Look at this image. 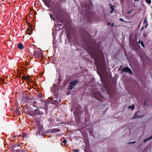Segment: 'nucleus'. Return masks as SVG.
<instances>
[{
    "instance_id": "nucleus-1",
    "label": "nucleus",
    "mask_w": 152,
    "mask_h": 152,
    "mask_svg": "<svg viewBox=\"0 0 152 152\" xmlns=\"http://www.w3.org/2000/svg\"><path fill=\"white\" fill-rule=\"evenodd\" d=\"M84 41L86 44L85 49L94 60L95 64L98 65L99 57L97 50L88 39L86 40L84 39Z\"/></svg>"
},
{
    "instance_id": "nucleus-2",
    "label": "nucleus",
    "mask_w": 152,
    "mask_h": 152,
    "mask_svg": "<svg viewBox=\"0 0 152 152\" xmlns=\"http://www.w3.org/2000/svg\"><path fill=\"white\" fill-rule=\"evenodd\" d=\"M34 55L35 57L37 59H41L40 60L41 61L43 58L42 52L40 50H36L34 53Z\"/></svg>"
},
{
    "instance_id": "nucleus-3",
    "label": "nucleus",
    "mask_w": 152,
    "mask_h": 152,
    "mask_svg": "<svg viewBox=\"0 0 152 152\" xmlns=\"http://www.w3.org/2000/svg\"><path fill=\"white\" fill-rule=\"evenodd\" d=\"M78 82L79 80L76 79L70 82L69 85V89L71 90H72L73 87L76 86L78 83Z\"/></svg>"
},
{
    "instance_id": "nucleus-4",
    "label": "nucleus",
    "mask_w": 152,
    "mask_h": 152,
    "mask_svg": "<svg viewBox=\"0 0 152 152\" xmlns=\"http://www.w3.org/2000/svg\"><path fill=\"white\" fill-rule=\"evenodd\" d=\"M43 114V113L40 111V110L35 109L32 113H31L30 115L32 116H34L36 115H41Z\"/></svg>"
},
{
    "instance_id": "nucleus-5",
    "label": "nucleus",
    "mask_w": 152,
    "mask_h": 152,
    "mask_svg": "<svg viewBox=\"0 0 152 152\" xmlns=\"http://www.w3.org/2000/svg\"><path fill=\"white\" fill-rule=\"evenodd\" d=\"M122 72H128L129 74H133V73L131 70L128 67H125L123 68L122 69Z\"/></svg>"
},
{
    "instance_id": "nucleus-6",
    "label": "nucleus",
    "mask_w": 152,
    "mask_h": 152,
    "mask_svg": "<svg viewBox=\"0 0 152 152\" xmlns=\"http://www.w3.org/2000/svg\"><path fill=\"white\" fill-rule=\"evenodd\" d=\"M80 34L82 35V36L83 37L87 38L88 39L89 38L90 35L87 32H84V33L83 34H81V32H80Z\"/></svg>"
},
{
    "instance_id": "nucleus-7",
    "label": "nucleus",
    "mask_w": 152,
    "mask_h": 152,
    "mask_svg": "<svg viewBox=\"0 0 152 152\" xmlns=\"http://www.w3.org/2000/svg\"><path fill=\"white\" fill-rule=\"evenodd\" d=\"M60 131V129H53L48 130V131L49 133H53L59 132Z\"/></svg>"
},
{
    "instance_id": "nucleus-8",
    "label": "nucleus",
    "mask_w": 152,
    "mask_h": 152,
    "mask_svg": "<svg viewBox=\"0 0 152 152\" xmlns=\"http://www.w3.org/2000/svg\"><path fill=\"white\" fill-rule=\"evenodd\" d=\"M29 28H28L27 29V33L29 35H31L33 31L32 30V27L31 26H29Z\"/></svg>"
},
{
    "instance_id": "nucleus-9",
    "label": "nucleus",
    "mask_w": 152,
    "mask_h": 152,
    "mask_svg": "<svg viewBox=\"0 0 152 152\" xmlns=\"http://www.w3.org/2000/svg\"><path fill=\"white\" fill-rule=\"evenodd\" d=\"M18 47L20 50L23 49L24 48V47L21 43H20L18 45Z\"/></svg>"
},
{
    "instance_id": "nucleus-10",
    "label": "nucleus",
    "mask_w": 152,
    "mask_h": 152,
    "mask_svg": "<svg viewBox=\"0 0 152 152\" xmlns=\"http://www.w3.org/2000/svg\"><path fill=\"white\" fill-rule=\"evenodd\" d=\"M73 114H74V115H75V118H76V119L78 121H79L80 120V117H79L78 118V119H77V113L75 112V111H74V112H73Z\"/></svg>"
},
{
    "instance_id": "nucleus-11",
    "label": "nucleus",
    "mask_w": 152,
    "mask_h": 152,
    "mask_svg": "<svg viewBox=\"0 0 152 152\" xmlns=\"http://www.w3.org/2000/svg\"><path fill=\"white\" fill-rule=\"evenodd\" d=\"M64 19L62 18H58L57 19L58 22L62 23L64 22Z\"/></svg>"
},
{
    "instance_id": "nucleus-12",
    "label": "nucleus",
    "mask_w": 152,
    "mask_h": 152,
    "mask_svg": "<svg viewBox=\"0 0 152 152\" xmlns=\"http://www.w3.org/2000/svg\"><path fill=\"white\" fill-rule=\"evenodd\" d=\"M80 107L79 105H77L75 108L77 112H78L80 110Z\"/></svg>"
},
{
    "instance_id": "nucleus-13",
    "label": "nucleus",
    "mask_w": 152,
    "mask_h": 152,
    "mask_svg": "<svg viewBox=\"0 0 152 152\" xmlns=\"http://www.w3.org/2000/svg\"><path fill=\"white\" fill-rule=\"evenodd\" d=\"M152 139V135H151L150 137H148V138H147L145 139L143 141L144 142H147V141L150 140Z\"/></svg>"
},
{
    "instance_id": "nucleus-14",
    "label": "nucleus",
    "mask_w": 152,
    "mask_h": 152,
    "mask_svg": "<svg viewBox=\"0 0 152 152\" xmlns=\"http://www.w3.org/2000/svg\"><path fill=\"white\" fill-rule=\"evenodd\" d=\"M37 103L36 101H34L33 102V106L34 107L37 108H38V107L37 106Z\"/></svg>"
},
{
    "instance_id": "nucleus-15",
    "label": "nucleus",
    "mask_w": 152,
    "mask_h": 152,
    "mask_svg": "<svg viewBox=\"0 0 152 152\" xmlns=\"http://www.w3.org/2000/svg\"><path fill=\"white\" fill-rule=\"evenodd\" d=\"M144 24H146V25L145 26V27L146 28L148 25V23L146 18H145V20L144 21Z\"/></svg>"
},
{
    "instance_id": "nucleus-16",
    "label": "nucleus",
    "mask_w": 152,
    "mask_h": 152,
    "mask_svg": "<svg viewBox=\"0 0 152 152\" xmlns=\"http://www.w3.org/2000/svg\"><path fill=\"white\" fill-rule=\"evenodd\" d=\"M61 141L62 142H63L64 144L66 143V140L64 138L61 139Z\"/></svg>"
},
{
    "instance_id": "nucleus-17",
    "label": "nucleus",
    "mask_w": 152,
    "mask_h": 152,
    "mask_svg": "<svg viewBox=\"0 0 152 152\" xmlns=\"http://www.w3.org/2000/svg\"><path fill=\"white\" fill-rule=\"evenodd\" d=\"M143 37L144 38H146L148 36V34H147L146 33V32H144L143 33Z\"/></svg>"
},
{
    "instance_id": "nucleus-18",
    "label": "nucleus",
    "mask_w": 152,
    "mask_h": 152,
    "mask_svg": "<svg viewBox=\"0 0 152 152\" xmlns=\"http://www.w3.org/2000/svg\"><path fill=\"white\" fill-rule=\"evenodd\" d=\"M58 102V100L57 99L53 100V101L52 103L54 104L57 103Z\"/></svg>"
},
{
    "instance_id": "nucleus-19",
    "label": "nucleus",
    "mask_w": 152,
    "mask_h": 152,
    "mask_svg": "<svg viewBox=\"0 0 152 152\" xmlns=\"http://www.w3.org/2000/svg\"><path fill=\"white\" fill-rule=\"evenodd\" d=\"M49 15L50 16V18H51L54 21H55V18H53V15L52 14H49Z\"/></svg>"
},
{
    "instance_id": "nucleus-20",
    "label": "nucleus",
    "mask_w": 152,
    "mask_h": 152,
    "mask_svg": "<svg viewBox=\"0 0 152 152\" xmlns=\"http://www.w3.org/2000/svg\"><path fill=\"white\" fill-rule=\"evenodd\" d=\"M139 116L137 114V113H136L134 116V118H139Z\"/></svg>"
},
{
    "instance_id": "nucleus-21",
    "label": "nucleus",
    "mask_w": 152,
    "mask_h": 152,
    "mask_svg": "<svg viewBox=\"0 0 152 152\" xmlns=\"http://www.w3.org/2000/svg\"><path fill=\"white\" fill-rule=\"evenodd\" d=\"M30 76L29 75L26 76V79L27 80H30Z\"/></svg>"
},
{
    "instance_id": "nucleus-22",
    "label": "nucleus",
    "mask_w": 152,
    "mask_h": 152,
    "mask_svg": "<svg viewBox=\"0 0 152 152\" xmlns=\"http://www.w3.org/2000/svg\"><path fill=\"white\" fill-rule=\"evenodd\" d=\"M129 109L131 108L132 110H133L134 108V105H132V106H129Z\"/></svg>"
},
{
    "instance_id": "nucleus-23",
    "label": "nucleus",
    "mask_w": 152,
    "mask_h": 152,
    "mask_svg": "<svg viewBox=\"0 0 152 152\" xmlns=\"http://www.w3.org/2000/svg\"><path fill=\"white\" fill-rule=\"evenodd\" d=\"M19 77L21 78L22 79L25 80V79H26V76H23L21 77V76L20 75Z\"/></svg>"
},
{
    "instance_id": "nucleus-24",
    "label": "nucleus",
    "mask_w": 152,
    "mask_h": 152,
    "mask_svg": "<svg viewBox=\"0 0 152 152\" xmlns=\"http://www.w3.org/2000/svg\"><path fill=\"white\" fill-rule=\"evenodd\" d=\"M146 1L147 3L150 4L151 3V0H145Z\"/></svg>"
},
{
    "instance_id": "nucleus-25",
    "label": "nucleus",
    "mask_w": 152,
    "mask_h": 152,
    "mask_svg": "<svg viewBox=\"0 0 152 152\" xmlns=\"http://www.w3.org/2000/svg\"><path fill=\"white\" fill-rule=\"evenodd\" d=\"M141 46L144 47V44L143 42V41H142L141 42Z\"/></svg>"
},
{
    "instance_id": "nucleus-26",
    "label": "nucleus",
    "mask_w": 152,
    "mask_h": 152,
    "mask_svg": "<svg viewBox=\"0 0 152 152\" xmlns=\"http://www.w3.org/2000/svg\"><path fill=\"white\" fill-rule=\"evenodd\" d=\"M119 20L120 21H121V22H126L122 18H120Z\"/></svg>"
},
{
    "instance_id": "nucleus-27",
    "label": "nucleus",
    "mask_w": 152,
    "mask_h": 152,
    "mask_svg": "<svg viewBox=\"0 0 152 152\" xmlns=\"http://www.w3.org/2000/svg\"><path fill=\"white\" fill-rule=\"evenodd\" d=\"M57 23V25L58 26H62V24L61 23H58V22H56Z\"/></svg>"
},
{
    "instance_id": "nucleus-28",
    "label": "nucleus",
    "mask_w": 152,
    "mask_h": 152,
    "mask_svg": "<svg viewBox=\"0 0 152 152\" xmlns=\"http://www.w3.org/2000/svg\"><path fill=\"white\" fill-rule=\"evenodd\" d=\"M73 151L74 152H79V150L78 149L74 150Z\"/></svg>"
},
{
    "instance_id": "nucleus-29",
    "label": "nucleus",
    "mask_w": 152,
    "mask_h": 152,
    "mask_svg": "<svg viewBox=\"0 0 152 152\" xmlns=\"http://www.w3.org/2000/svg\"><path fill=\"white\" fill-rule=\"evenodd\" d=\"M40 134V132H39V131H38L37 132L36 134V135H39Z\"/></svg>"
},
{
    "instance_id": "nucleus-30",
    "label": "nucleus",
    "mask_w": 152,
    "mask_h": 152,
    "mask_svg": "<svg viewBox=\"0 0 152 152\" xmlns=\"http://www.w3.org/2000/svg\"><path fill=\"white\" fill-rule=\"evenodd\" d=\"M21 150H17L16 151V152H21Z\"/></svg>"
},
{
    "instance_id": "nucleus-31",
    "label": "nucleus",
    "mask_w": 152,
    "mask_h": 152,
    "mask_svg": "<svg viewBox=\"0 0 152 152\" xmlns=\"http://www.w3.org/2000/svg\"><path fill=\"white\" fill-rule=\"evenodd\" d=\"M135 142H135V141L130 142H129V143H128V144H130L134 143H135Z\"/></svg>"
},
{
    "instance_id": "nucleus-32",
    "label": "nucleus",
    "mask_w": 152,
    "mask_h": 152,
    "mask_svg": "<svg viewBox=\"0 0 152 152\" xmlns=\"http://www.w3.org/2000/svg\"><path fill=\"white\" fill-rule=\"evenodd\" d=\"M42 0L43 1V2L45 4H46V3H47V0Z\"/></svg>"
},
{
    "instance_id": "nucleus-33",
    "label": "nucleus",
    "mask_w": 152,
    "mask_h": 152,
    "mask_svg": "<svg viewBox=\"0 0 152 152\" xmlns=\"http://www.w3.org/2000/svg\"><path fill=\"white\" fill-rule=\"evenodd\" d=\"M48 121H50V123H51V122H52V121H51V118H49L48 119Z\"/></svg>"
},
{
    "instance_id": "nucleus-34",
    "label": "nucleus",
    "mask_w": 152,
    "mask_h": 152,
    "mask_svg": "<svg viewBox=\"0 0 152 152\" xmlns=\"http://www.w3.org/2000/svg\"><path fill=\"white\" fill-rule=\"evenodd\" d=\"M38 97L41 98H42V96L41 95H39L38 96Z\"/></svg>"
},
{
    "instance_id": "nucleus-35",
    "label": "nucleus",
    "mask_w": 152,
    "mask_h": 152,
    "mask_svg": "<svg viewBox=\"0 0 152 152\" xmlns=\"http://www.w3.org/2000/svg\"><path fill=\"white\" fill-rule=\"evenodd\" d=\"M144 28V27L142 26V28L140 30V31H141Z\"/></svg>"
},
{
    "instance_id": "nucleus-36",
    "label": "nucleus",
    "mask_w": 152,
    "mask_h": 152,
    "mask_svg": "<svg viewBox=\"0 0 152 152\" xmlns=\"http://www.w3.org/2000/svg\"><path fill=\"white\" fill-rule=\"evenodd\" d=\"M114 10V8H113V9L110 11V12L112 13L113 12V11Z\"/></svg>"
},
{
    "instance_id": "nucleus-37",
    "label": "nucleus",
    "mask_w": 152,
    "mask_h": 152,
    "mask_svg": "<svg viewBox=\"0 0 152 152\" xmlns=\"http://www.w3.org/2000/svg\"><path fill=\"white\" fill-rule=\"evenodd\" d=\"M23 137L26 136L25 133H23Z\"/></svg>"
},
{
    "instance_id": "nucleus-38",
    "label": "nucleus",
    "mask_w": 152,
    "mask_h": 152,
    "mask_svg": "<svg viewBox=\"0 0 152 152\" xmlns=\"http://www.w3.org/2000/svg\"><path fill=\"white\" fill-rule=\"evenodd\" d=\"M42 135L44 136V137H45V134H44V133H42Z\"/></svg>"
},
{
    "instance_id": "nucleus-39",
    "label": "nucleus",
    "mask_w": 152,
    "mask_h": 152,
    "mask_svg": "<svg viewBox=\"0 0 152 152\" xmlns=\"http://www.w3.org/2000/svg\"><path fill=\"white\" fill-rule=\"evenodd\" d=\"M60 82V80L59 79H58V82L57 83V84H58Z\"/></svg>"
},
{
    "instance_id": "nucleus-40",
    "label": "nucleus",
    "mask_w": 152,
    "mask_h": 152,
    "mask_svg": "<svg viewBox=\"0 0 152 152\" xmlns=\"http://www.w3.org/2000/svg\"><path fill=\"white\" fill-rule=\"evenodd\" d=\"M15 146L16 147H18V146H20V145H15Z\"/></svg>"
},
{
    "instance_id": "nucleus-41",
    "label": "nucleus",
    "mask_w": 152,
    "mask_h": 152,
    "mask_svg": "<svg viewBox=\"0 0 152 152\" xmlns=\"http://www.w3.org/2000/svg\"><path fill=\"white\" fill-rule=\"evenodd\" d=\"M110 24H111V23H107V25H110Z\"/></svg>"
},
{
    "instance_id": "nucleus-42",
    "label": "nucleus",
    "mask_w": 152,
    "mask_h": 152,
    "mask_svg": "<svg viewBox=\"0 0 152 152\" xmlns=\"http://www.w3.org/2000/svg\"><path fill=\"white\" fill-rule=\"evenodd\" d=\"M2 81L3 83H4V81H4L3 80H2Z\"/></svg>"
},
{
    "instance_id": "nucleus-43",
    "label": "nucleus",
    "mask_w": 152,
    "mask_h": 152,
    "mask_svg": "<svg viewBox=\"0 0 152 152\" xmlns=\"http://www.w3.org/2000/svg\"><path fill=\"white\" fill-rule=\"evenodd\" d=\"M140 42H141V41L140 40H139L138 42V43L140 44Z\"/></svg>"
},
{
    "instance_id": "nucleus-44",
    "label": "nucleus",
    "mask_w": 152,
    "mask_h": 152,
    "mask_svg": "<svg viewBox=\"0 0 152 152\" xmlns=\"http://www.w3.org/2000/svg\"><path fill=\"white\" fill-rule=\"evenodd\" d=\"M21 152H25L23 150H21Z\"/></svg>"
},
{
    "instance_id": "nucleus-45",
    "label": "nucleus",
    "mask_w": 152,
    "mask_h": 152,
    "mask_svg": "<svg viewBox=\"0 0 152 152\" xmlns=\"http://www.w3.org/2000/svg\"><path fill=\"white\" fill-rule=\"evenodd\" d=\"M128 13V14H130V12L129 11V12H128V13Z\"/></svg>"
},
{
    "instance_id": "nucleus-46",
    "label": "nucleus",
    "mask_w": 152,
    "mask_h": 152,
    "mask_svg": "<svg viewBox=\"0 0 152 152\" xmlns=\"http://www.w3.org/2000/svg\"><path fill=\"white\" fill-rule=\"evenodd\" d=\"M112 26H114V23H113L112 24Z\"/></svg>"
},
{
    "instance_id": "nucleus-47",
    "label": "nucleus",
    "mask_w": 152,
    "mask_h": 152,
    "mask_svg": "<svg viewBox=\"0 0 152 152\" xmlns=\"http://www.w3.org/2000/svg\"><path fill=\"white\" fill-rule=\"evenodd\" d=\"M110 9H111L112 10L113 9V7H110Z\"/></svg>"
},
{
    "instance_id": "nucleus-48",
    "label": "nucleus",
    "mask_w": 152,
    "mask_h": 152,
    "mask_svg": "<svg viewBox=\"0 0 152 152\" xmlns=\"http://www.w3.org/2000/svg\"><path fill=\"white\" fill-rule=\"evenodd\" d=\"M123 67V66L122 65H121L120 66V67Z\"/></svg>"
},
{
    "instance_id": "nucleus-49",
    "label": "nucleus",
    "mask_w": 152,
    "mask_h": 152,
    "mask_svg": "<svg viewBox=\"0 0 152 152\" xmlns=\"http://www.w3.org/2000/svg\"><path fill=\"white\" fill-rule=\"evenodd\" d=\"M16 111L17 112H19V110H17Z\"/></svg>"
},
{
    "instance_id": "nucleus-50",
    "label": "nucleus",
    "mask_w": 152,
    "mask_h": 152,
    "mask_svg": "<svg viewBox=\"0 0 152 152\" xmlns=\"http://www.w3.org/2000/svg\"><path fill=\"white\" fill-rule=\"evenodd\" d=\"M61 145H63V144L62 143V142L61 143Z\"/></svg>"
},
{
    "instance_id": "nucleus-51",
    "label": "nucleus",
    "mask_w": 152,
    "mask_h": 152,
    "mask_svg": "<svg viewBox=\"0 0 152 152\" xmlns=\"http://www.w3.org/2000/svg\"><path fill=\"white\" fill-rule=\"evenodd\" d=\"M45 107L46 109H47V106L46 107Z\"/></svg>"
},
{
    "instance_id": "nucleus-52",
    "label": "nucleus",
    "mask_w": 152,
    "mask_h": 152,
    "mask_svg": "<svg viewBox=\"0 0 152 152\" xmlns=\"http://www.w3.org/2000/svg\"><path fill=\"white\" fill-rule=\"evenodd\" d=\"M71 110H72V107L71 108Z\"/></svg>"
},
{
    "instance_id": "nucleus-53",
    "label": "nucleus",
    "mask_w": 152,
    "mask_h": 152,
    "mask_svg": "<svg viewBox=\"0 0 152 152\" xmlns=\"http://www.w3.org/2000/svg\"><path fill=\"white\" fill-rule=\"evenodd\" d=\"M139 1V0H137L136 1Z\"/></svg>"
},
{
    "instance_id": "nucleus-54",
    "label": "nucleus",
    "mask_w": 152,
    "mask_h": 152,
    "mask_svg": "<svg viewBox=\"0 0 152 152\" xmlns=\"http://www.w3.org/2000/svg\"><path fill=\"white\" fill-rule=\"evenodd\" d=\"M40 108H42V107H40Z\"/></svg>"
},
{
    "instance_id": "nucleus-55",
    "label": "nucleus",
    "mask_w": 152,
    "mask_h": 152,
    "mask_svg": "<svg viewBox=\"0 0 152 152\" xmlns=\"http://www.w3.org/2000/svg\"><path fill=\"white\" fill-rule=\"evenodd\" d=\"M120 68H119V70H120Z\"/></svg>"
},
{
    "instance_id": "nucleus-56",
    "label": "nucleus",
    "mask_w": 152,
    "mask_h": 152,
    "mask_svg": "<svg viewBox=\"0 0 152 152\" xmlns=\"http://www.w3.org/2000/svg\"><path fill=\"white\" fill-rule=\"evenodd\" d=\"M122 0H121V1H122Z\"/></svg>"
}]
</instances>
